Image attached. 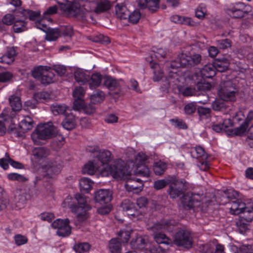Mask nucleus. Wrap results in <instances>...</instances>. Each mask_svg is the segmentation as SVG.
Listing matches in <instances>:
<instances>
[{
    "label": "nucleus",
    "instance_id": "nucleus-17",
    "mask_svg": "<svg viewBox=\"0 0 253 253\" xmlns=\"http://www.w3.org/2000/svg\"><path fill=\"white\" fill-rule=\"evenodd\" d=\"M227 13L231 17L234 18H241L247 14L243 3L236 4L232 7L228 8Z\"/></svg>",
    "mask_w": 253,
    "mask_h": 253
},
{
    "label": "nucleus",
    "instance_id": "nucleus-21",
    "mask_svg": "<svg viewBox=\"0 0 253 253\" xmlns=\"http://www.w3.org/2000/svg\"><path fill=\"white\" fill-rule=\"evenodd\" d=\"M229 205L230 212L233 214L241 213L246 206L245 203L242 202L240 199H236L235 201L229 202Z\"/></svg>",
    "mask_w": 253,
    "mask_h": 253
},
{
    "label": "nucleus",
    "instance_id": "nucleus-63",
    "mask_svg": "<svg viewBox=\"0 0 253 253\" xmlns=\"http://www.w3.org/2000/svg\"><path fill=\"white\" fill-rule=\"evenodd\" d=\"M57 8L56 6L54 5L49 7L45 11L43 12V18L47 19L48 21L51 20V19L48 17L49 15H52L56 13Z\"/></svg>",
    "mask_w": 253,
    "mask_h": 253
},
{
    "label": "nucleus",
    "instance_id": "nucleus-43",
    "mask_svg": "<svg viewBox=\"0 0 253 253\" xmlns=\"http://www.w3.org/2000/svg\"><path fill=\"white\" fill-rule=\"evenodd\" d=\"M60 35V30L58 28H48L46 32L45 39L48 41H54Z\"/></svg>",
    "mask_w": 253,
    "mask_h": 253
},
{
    "label": "nucleus",
    "instance_id": "nucleus-38",
    "mask_svg": "<svg viewBox=\"0 0 253 253\" xmlns=\"http://www.w3.org/2000/svg\"><path fill=\"white\" fill-rule=\"evenodd\" d=\"M148 244V242L146 239L142 237L138 236L134 240L131 241L130 244L134 248L142 250L144 249Z\"/></svg>",
    "mask_w": 253,
    "mask_h": 253
},
{
    "label": "nucleus",
    "instance_id": "nucleus-12",
    "mask_svg": "<svg viewBox=\"0 0 253 253\" xmlns=\"http://www.w3.org/2000/svg\"><path fill=\"white\" fill-rule=\"evenodd\" d=\"M70 220L57 219L52 223L53 228L56 229L57 234L60 237H65L71 233V227L69 225Z\"/></svg>",
    "mask_w": 253,
    "mask_h": 253
},
{
    "label": "nucleus",
    "instance_id": "nucleus-39",
    "mask_svg": "<svg viewBox=\"0 0 253 253\" xmlns=\"http://www.w3.org/2000/svg\"><path fill=\"white\" fill-rule=\"evenodd\" d=\"M253 122V112L250 111L246 119L245 122L242 124L239 127L237 128V133H243L247 129L249 126L252 124Z\"/></svg>",
    "mask_w": 253,
    "mask_h": 253
},
{
    "label": "nucleus",
    "instance_id": "nucleus-7",
    "mask_svg": "<svg viewBox=\"0 0 253 253\" xmlns=\"http://www.w3.org/2000/svg\"><path fill=\"white\" fill-rule=\"evenodd\" d=\"M187 188V182L185 180L171 176L168 192L170 198L175 199L183 195Z\"/></svg>",
    "mask_w": 253,
    "mask_h": 253
},
{
    "label": "nucleus",
    "instance_id": "nucleus-49",
    "mask_svg": "<svg viewBox=\"0 0 253 253\" xmlns=\"http://www.w3.org/2000/svg\"><path fill=\"white\" fill-rule=\"evenodd\" d=\"M13 31L15 33H20L26 30L25 22L23 20H16L13 26Z\"/></svg>",
    "mask_w": 253,
    "mask_h": 253
},
{
    "label": "nucleus",
    "instance_id": "nucleus-5",
    "mask_svg": "<svg viewBox=\"0 0 253 253\" xmlns=\"http://www.w3.org/2000/svg\"><path fill=\"white\" fill-rule=\"evenodd\" d=\"M201 56L200 54H195L189 56L181 53L178 55L176 60L172 61L170 64L171 69H176L179 67L190 68L200 63Z\"/></svg>",
    "mask_w": 253,
    "mask_h": 253
},
{
    "label": "nucleus",
    "instance_id": "nucleus-61",
    "mask_svg": "<svg viewBox=\"0 0 253 253\" xmlns=\"http://www.w3.org/2000/svg\"><path fill=\"white\" fill-rule=\"evenodd\" d=\"M173 125L179 129H186L187 125L186 123L181 119H173L170 121Z\"/></svg>",
    "mask_w": 253,
    "mask_h": 253
},
{
    "label": "nucleus",
    "instance_id": "nucleus-6",
    "mask_svg": "<svg viewBox=\"0 0 253 253\" xmlns=\"http://www.w3.org/2000/svg\"><path fill=\"white\" fill-rule=\"evenodd\" d=\"M50 69L49 66L40 65L33 68L32 75L34 78L40 79L42 84H48L55 80V75Z\"/></svg>",
    "mask_w": 253,
    "mask_h": 253
},
{
    "label": "nucleus",
    "instance_id": "nucleus-16",
    "mask_svg": "<svg viewBox=\"0 0 253 253\" xmlns=\"http://www.w3.org/2000/svg\"><path fill=\"white\" fill-rule=\"evenodd\" d=\"M125 180H126L125 187L127 191L137 192L141 190L143 184L142 180L140 179H132L130 176L128 179H126Z\"/></svg>",
    "mask_w": 253,
    "mask_h": 253
},
{
    "label": "nucleus",
    "instance_id": "nucleus-44",
    "mask_svg": "<svg viewBox=\"0 0 253 253\" xmlns=\"http://www.w3.org/2000/svg\"><path fill=\"white\" fill-rule=\"evenodd\" d=\"M121 244L118 239H113L110 241L109 247L111 253H120Z\"/></svg>",
    "mask_w": 253,
    "mask_h": 253
},
{
    "label": "nucleus",
    "instance_id": "nucleus-15",
    "mask_svg": "<svg viewBox=\"0 0 253 253\" xmlns=\"http://www.w3.org/2000/svg\"><path fill=\"white\" fill-rule=\"evenodd\" d=\"M16 47H7L5 53L0 56V62L8 65L11 64L17 55Z\"/></svg>",
    "mask_w": 253,
    "mask_h": 253
},
{
    "label": "nucleus",
    "instance_id": "nucleus-42",
    "mask_svg": "<svg viewBox=\"0 0 253 253\" xmlns=\"http://www.w3.org/2000/svg\"><path fill=\"white\" fill-rule=\"evenodd\" d=\"M150 67L153 69V80L155 82L160 81L163 76V72L162 71L160 65L156 63H150Z\"/></svg>",
    "mask_w": 253,
    "mask_h": 253
},
{
    "label": "nucleus",
    "instance_id": "nucleus-2",
    "mask_svg": "<svg viewBox=\"0 0 253 253\" xmlns=\"http://www.w3.org/2000/svg\"><path fill=\"white\" fill-rule=\"evenodd\" d=\"M100 170L102 176L111 175L118 180H125L131 176L129 168L121 160H117L110 165L103 167Z\"/></svg>",
    "mask_w": 253,
    "mask_h": 253
},
{
    "label": "nucleus",
    "instance_id": "nucleus-46",
    "mask_svg": "<svg viewBox=\"0 0 253 253\" xmlns=\"http://www.w3.org/2000/svg\"><path fill=\"white\" fill-rule=\"evenodd\" d=\"M167 164L161 161L155 163L153 166L154 173L158 175H161L164 173L167 168Z\"/></svg>",
    "mask_w": 253,
    "mask_h": 253
},
{
    "label": "nucleus",
    "instance_id": "nucleus-11",
    "mask_svg": "<svg viewBox=\"0 0 253 253\" xmlns=\"http://www.w3.org/2000/svg\"><path fill=\"white\" fill-rule=\"evenodd\" d=\"M103 84L109 89V94L113 97H118L123 94L120 81L110 76H105L104 78Z\"/></svg>",
    "mask_w": 253,
    "mask_h": 253
},
{
    "label": "nucleus",
    "instance_id": "nucleus-19",
    "mask_svg": "<svg viewBox=\"0 0 253 253\" xmlns=\"http://www.w3.org/2000/svg\"><path fill=\"white\" fill-rule=\"evenodd\" d=\"M123 211L127 212L128 215L137 217L140 214L139 211L136 209L135 204L129 200H125L121 204Z\"/></svg>",
    "mask_w": 253,
    "mask_h": 253
},
{
    "label": "nucleus",
    "instance_id": "nucleus-45",
    "mask_svg": "<svg viewBox=\"0 0 253 253\" xmlns=\"http://www.w3.org/2000/svg\"><path fill=\"white\" fill-rule=\"evenodd\" d=\"M90 98L92 103H100L105 98V93L101 90H97L90 96Z\"/></svg>",
    "mask_w": 253,
    "mask_h": 253
},
{
    "label": "nucleus",
    "instance_id": "nucleus-51",
    "mask_svg": "<svg viewBox=\"0 0 253 253\" xmlns=\"http://www.w3.org/2000/svg\"><path fill=\"white\" fill-rule=\"evenodd\" d=\"M141 17V14L139 10H135L132 13L129 14L128 21L132 24L137 23Z\"/></svg>",
    "mask_w": 253,
    "mask_h": 253
},
{
    "label": "nucleus",
    "instance_id": "nucleus-10",
    "mask_svg": "<svg viewBox=\"0 0 253 253\" xmlns=\"http://www.w3.org/2000/svg\"><path fill=\"white\" fill-rule=\"evenodd\" d=\"M62 167V162L59 157L48 161L46 165L42 168L43 175L46 178H54L61 171Z\"/></svg>",
    "mask_w": 253,
    "mask_h": 253
},
{
    "label": "nucleus",
    "instance_id": "nucleus-57",
    "mask_svg": "<svg viewBox=\"0 0 253 253\" xmlns=\"http://www.w3.org/2000/svg\"><path fill=\"white\" fill-rule=\"evenodd\" d=\"M119 240L120 243H127L130 238V232L128 231H121L119 234Z\"/></svg>",
    "mask_w": 253,
    "mask_h": 253
},
{
    "label": "nucleus",
    "instance_id": "nucleus-25",
    "mask_svg": "<svg viewBox=\"0 0 253 253\" xmlns=\"http://www.w3.org/2000/svg\"><path fill=\"white\" fill-rule=\"evenodd\" d=\"M74 77L76 81L81 84H84L88 82L89 75L81 69H78L74 72Z\"/></svg>",
    "mask_w": 253,
    "mask_h": 253
},
{
    "label": "nucleus",
    "instance_id": "nucleus-26",
    "mask_svg": "<svg viewBox=\"0 0 253 253\" xmlns=\"http://www.w3.org/2000/svg\"><path fill=\"white\" fill-rule=\"evenodd\" d=\"M50 150L45 147H36L32 151V155L37 160H41L50 154Z\"/></svg>",
    "mask_w": 253,
    "mask_h": 253
},
{
    "label": "nucleus",
    "instance_id": "nucleus-33",
    "mask_svg": "<svg viewBox=\"0 0 253 253\" xmlns=\"http://www.w3.org/2000/svg\"><path fill=\"white\" fill-rule=\"evenodd\" d=\"M241 213H242L241 216L242 219L247 222H251L253 220V204L246 206V208Z\"/></svg>",
    "mask_w": 253,
    "mask_h": 253
},
{
    "label": "nucleus",
    "instance_id": "nucleus-27",
    "mask_svg": "<svg viewBox=\"0 0 253 253\" xmlns=\"http://www.w3.org/2000/svg\"><path fill=\"white\" fill-rule=\"evenodd\" d=\"M115 12L117 17L120 19H127L129 14L128 10L123 4H117L115 6Z\"/></svg>",
    "mask_w": 253,
    "mask_h": 253
},
{
    "label": "nucleus",
    "instance_id": "nucleus-34",
    "mask_svg": "<svg viewBox=\"0 0 253 253\" xmlns=\"http://www.w3.org/2000/svg\"><path fill=\"white\" fill-rule=\"evenodd\" d=\"M96 157L102 166L109 163L112 159L111 152L105 150L99 151Z\"/></svg>",
    "mask_w": 253,
    "mask_h": 253
},
{
    "label": "nucleus",
    "instance_id": "nucleus-30",
    "mask_svg": "<svg viewBox=\"0 0 253 253\" xmlns=\"http://www.w3.org/2000/svg\"><path fill=\"white\" fill-rule=\"evenodd\" d=\"M34 121L33 119L29 116H26L20 122L19 125V127L25 133L29 130H31L34 126Z\"/></svg>",
    "mask_w": 253,
    "mask_h": 253
},
{
    "label": "nucleus",
    "instance_id": "nucleus-40",
    "mask_svg": "<svg viewBox=\"0 0 253 253\" xmlns=\"http://www.w3.org/2000/svg\"><path fill=\"white\" fill-rule=\"evenodd\" d=\"M170 20L177 24H184L189 26H193V21L188 17H182L178 15H172L170 17Z\"/></svg>",
    "mask_w": 253,
    "mask_h": 253
},
{
    "label": "nucleus",
    "instance_id": "nucleus-35",
    "mask_svg": "<svg viewBox=\"0 0 253 253\" xmlns=\"http://www.w3.org/2000/svg\"><path fill=\"white\" fill-rule=\"evenodd\" d=\"M102 79V75L99 73H95L89 76V79L88 81L89 88L94 89L97 87L101 84Z\"/></svg>",
    "mask_w": 253,
    "mask_h": 253
},
{
    "label": "nucleus",
    "instance_id": "nucleus-8",
    "mask_svg": "<svg viewBox=\"0 0 253 253\" xmlns=\"http://www.w3.org/2000/svg\"><path fill=\"white\" fill-rule=\"evenodd\" d=\"M173 243L178 247L187 249L191 248L193 240L190 232L185 228L179 229L174 235Z\"/></svg>",
    "mask_w": 253,
    "mask_h": 253
},
{
    "label": "nucleus",
    "instance_id": "nucleus-50",
    "mask_svg": "<svg viewBox=\"0 0 253 253\" xmlns=\"http://www.w3.org/2000/svg\"><path fill=\"white\" fill-rule=\"evenodd\" d=\"M74 250L79 253H84L89 251L90 245L87 243H82L74 245Z\"/></svg>",
    "mask_w": 253,
    "mask_h": 253
},
{
    "label": "nucleus",
    "instance_id": "nucleus-24",
    "mask_svg": "<svg viewBox=\"0 0 253 253\" xmlns=\"http://www.w3.org/2000/svg\"><path fill=\"white\" fill-rule=\"evenodd\" d=\"M14 200L16 207L19 209L22 208L26 201L24 192L20 189H17L15 191Z\"/></svg>",
    "mask_w": 253,
    "mask_h": 253
},
{
    "label": "nucleus",
    "instance_id": "nucleus-3",
    "mask_svg": "<svg viewBox=\"0 0 253 253\" xmlns=\"http://www.w3.org/2000/svg\"><path fill=\"white\" fill-rule=\"evenodd\" d=\"M56 133L55 127L51 122L38 126L32 133L31 138L36 144L40 143V140H46L55 136Z\"/></svg>",
    "mask_w": 253,
    "mask_h": 253
},
{
    "label": "nucleus",
    "instance_id": "nucleus-47",
    "mask_svg": "<svg viewBox=\"0 0 253 253\" xmlns=\"http://www.w3.org/2000/svg\"><path fill=\"white\" fill-rule=\"evenodd\" d=\"M171 176H169L166 179L157 180L154 183V187L156 190H160L169 185Z\"/></svg>",
    "mask_w": 253,
    "mask_h": 253
},
{
    "label": "nucleus",
    "instance_id": "nucleus-37",
    "mask_svg": "<svg viewBox=\"0 0 253 253\" xmlns=\"http://www.w3.org/2000/svg\"><path fill=\"white\" fill-rule=\"evenodd\" d=\"M172 225L169 220H164L161 222L155 224L152 227V230L154 232H157L160 230H169V228Z\"/></svg>",
    "mask_w": 253,
    "mask_h": 253
},
{
    "label": "nucleus",
    "instance_id": "nucleus-9",
    "mask_svg": "<svg viewBox=\"0 0 253 253\" xmlns=\"http://www.w3.org/2000/svg\"><path fill=\"white\" fill-rule=\"evenodd\" d=\"M201 197L199 195L187 193L184 195L181 203L183 208L186 210L194 209L205 211L203 204L201 203Z\"/></svg>",
    "mask_w": 253,
    "mask_h": 253
},
{
    "label": "nucleus",
    "instance_id": "nucleus-56",
    "mask_svg": "<svg viewBox=\"0 0 253 253\" xmlns=\"http://www.w3.org/2000/svg\"><path fill=\"white\" fill-rule=\"evenodd\" d=\"M92 182L87 178H83L80 181V186L83 190L87 191L91 188Z\"/></svg>",
    "mask_w": 253,
    "mask_h": 253
},
{
    "label": "nucleus",
    "instance_id": "nucleus-13",
    "mask_svg": "<svg viewBox=\"0 0 253 253\" xmlns=\"http://www.w3.org/2000/svg\"><path fill=\"white\" fill-rule=\"evenodd\" d=\"M64 10L67 12L69 16L74 17L79 20H84L86 18V11L77 2H73L68 6H64Z\"/></svg>",
    "mask_w": 253,
    "mask_h": 253
},
{
    "label": "nucleus",
    "instance_id": "nucleus-31",
    "mask_svg": "<svg viewBox=\"0 0 253 253\" xmlns=\"http://www.w3.org/2000/svg\"><path fill=\"white\" fill-rule=\"evenodd\" d=\"M68 109V107L64 104L54 103L50 107L51 111L55 116L66 115V112Z\"/></svg>",
    "mask_w": 253,
    "mask_h": 253
},
{
    "label": "nucleus",
    "instance_id": "nucleus-4",
    "mask_svg": "<svg viewBox=\"0 0 253 253\" xmlns=\"http://www.w3.org/2000/svg\"><path fill=\"white\" fill-rule=\"evenodd\" d=\"M238 93V90L232 81L228 80L220 83L218 94L221 100L227 102L234 101Z\"/></svg>",
    "mask_w": 253,
    "mask_h": 253
},
{
    "label": "nucleus",
    "instance_id": "nucleus-48",
    "mask_svg": "<svg viewBox=\"0 0 253 253\" xmlns=\"http://www.w3.org/2000/svg\"><path fill=\"white\" fill-rule=\"evenodd\" d=\"M59 29L60 30V34L64 37L71 38L73 35V28L70 25L61 26Z\"/></svg>",
    "mask_w": 253,
    "mask_h": 253
},
{
    "label": "nucleus",
    "instance_id": "nucleus-28",
    "mask_svg": "<svg viewBox=\"0 0 253 253\" xmlns=\"http://www.w3.org/2000/svg\"><path fill=\"white\" fill-rule=\"evenodd\" d=\"M100 169L101 168H99L96 163L93 161H89L83 168L82 172L84 174L92 175L97 170H99L100 171Z\"/></svg>",
    "mask_w": 253,
    "mask_h": 253
},
{
    "label": "nucleus",
    "instance_id": "nucleus-41",
    "mask_svg": "<svg viewBox=\"0 0 253 253\" xmlns=\"http://www.w3.org/2000/svg\"><path fill=\"white\" fill-rule=\"evenodd\" d=\"M203 78H211L215 75V69L213 64L206 65L201 71Z\"/></svg>",
    "mask_w": 253,
    "mask_h": 253
},
{
    "label": "nucleus",
    "instance_id": "nucleus-55",
    "mask_svg": "<svg viewBox=\"0 0 253 253\" xmlns=\"http://www.w3.org/2000/svg\"><path fill=\"white\" fill-rule=\"evenodd\" d=\"M212 109L215 111H220L224 110L226 105L222 100H215L212 104Z\"/></svg>",
    "mask_w": 253,
    "mask_h": 253
},
{
    "label": "nucleus",
    "instance_id": "nucleus-54",
    "mask_svg": "<svg viewBox=\"0 0 253 253\" xmlns=\"http://www.w3.org/2000/svg\"><path fill=\"white\" fill-rule=\"evenodd\" d=\"M154 238L158 244H169V239L164 234L161 233H156Z\"/></svg>",
    "mask_w": 253,
    "mask_h": 253
},
{
    "label": "nucleus",
    "instance_id": "nucleus-20",
    "mask_svg": "<svg viewBox=\"0 0 253 253\" xmlns=\"http://www.w3.org/2000/svg\"><path fill=\"white\" fill-rule=\"evenodd\" d=\"M159 0H139L138 4L142 9L147 8L152 12L159 8Z\"/></svg>",
    "mask_w": 253,
    "mask_h": 253
},
{
    "label": "nucleus",
    "instance_id": "nucleus-53",
    "mask_svg": "<svg viewBox=\"0 0 253 253\" xmlns=\"http://www.w3.org/2000/svg\"><path fill=\"white\" fill-rule=\"evenodd\" d=\"M22 14L26 18H28L31 20H34L40 15L39 12L33 11L29 9L23 10Z\"/></svg>",
    "mask_w": 253,
    "mask_h": 253
},
{
    "label": "nucleus",
    "instance_id": "nucleus-32",
    "mask_svg": "<svg viewBox=\"0 0 253 253\" xmlns=\"http://www.w3.org/2000/svg\"><path fill=\"white\" fill-rule=\"evenodd\" d=\"M191 154L192 157L196 159L201 158L203 160H206L208 158L204 149L201 146H196L191 148Z\"/></svg>",
    "mask_w": 253,
    "mask_h": 253
},
{
    "label": "nucleus",
    "instance_id": "nucleus-60",
    "mask_svg": "<svg viewBox=\"0 0 253 253\" xmlns=\"http://www.w3.org/2000/svg\"><path fill=\"white\" fill-rule=\"evenodd\" d=\"M244 221L245 220L241 219L236 223L239 232L242 234H245L249 230L248 225Z\"/></svg>",
    "mask_w": 253,
    "mask_h": 253
},
{
    "label": "nucleus",
    "instance_id": "nucleus-58",
    "mask_svg": "<svg viewBox=\"0 0 253 253\" xmlns=\"http://www.w3.org/2000/svg\"><path fill=\"white\" fill-rule=\"evenodd\" d=\"M85 94V90L81 86L77 87L73 92V96L74 98L83 99Z\"/></svg>",
    "mask_w": 253,
    "mask_h": 253
},
{
    "label": "nucleus",
    "instance_id": "nucleus-36",
    "mask_svg": "<svg viewBox=\"0 0 253 253\" xmlns=\"http://www.w3.org/2000/svg\"><path fill=\"white\" fill-rule=\"evenodd\" d=\"M9 104L12 108V109L14 111H19L22 107V103L18 95L13 94L10 95L9 97Z\"/></svg>",
    "mask_w": 253,
    "mask_h": 253
},
{
    "label": "nucleus",
    "instance_id": "nucleus-62",
    "mask_svg": "<svg viewBox=\"0 0 253 253\" xmlns=\"http://www.w3.org/2000/svg\"><path fill=\"white\" fill-rule=\"evenodd\" d=\"M7 177L11 180H17L19 182H25L27 179L22 175L16 173H9Z\"/></svg>",
    "mask_w": 253,
    "mask_h": 253
},
{
    "label": "nucleus",
    "instance_id": "nucleus-1",
    "mask_svg": "<svg viewBox=\"0 0 253 253\" xmlns=\"http://www.w3.org/2000/svg\"><path fill=\"white\" fill-rule=\"evenodd\" d=\"M78 203V205H74L71 201V198H67L62 203L64 208L69 207L73 212L77 213L78 220L82 222L87 218V211L91 209L88 204L86 197L80 194H78L75 197Z\"/></svg>",
    "mask_w": 253,
    "mask_h": 253
},
{
    "label": "nucleus",
    "instance_id": "nucleus-29",
    "mask_svg": "<svg viewBox=\"0 0 253 253\" xmlns=\"http://www.w3.org/2000/svg\"><path fill=\"white\" fill-rule=\"evenodd\" d=\"M65 116L66 117L62 123L63 127L67 130L74 129L76 126L75 116L71 114Z\"/></svg>",
    "mask_w": 253,
    "mask_h": 253
},
{
    "label": "nucleus",
    "instance_id": "nucleus-59",
    "mask_svg": "<svg viewBox=\"0 0 253 253\" xmlns=\"http://www.w3.org/2000/svg\"><path fill=\"white\" fill-rule=\"evenodd\" d=\"M91 40L93 42H100L101 43H108L110 42V39L108 37L104 36L102 35H99L93 37Z\"/></svg>",
    "mask_w": 253,
    "mask_h": 253
},
{
    "label": "nucleus",
    "instance_id": "nucleus-23",
    "mask_svg": "<svg viewBox=\"0 0 253 253\" xmlns=\"http://www.w3.org/2000/svg\"><path fill=\"white\" fill-rule=\"evenodd\" d=\"M213 65L215 70L219 72H223L227 70L229 62L226 58H217L215 60Z\"/></svg>",
    "mask_w": 253,
    "mask_h": 253
},
{
    "label": "nucleus",
    "instance_id": "nucleus-64",
    "mask_svg": "<svg viewBox=\"0 0 253 253\" xmlns=\"http://www.w3.org/2000/svg\"><path fill=\"white\" fill-rule=\"evenodd\" d=\"M217 45L219 48L222 49H225L228 47H230L231 45V42L230 40L228 39H224L219 40L217 42Z\"/></svg>",
    "mask_w": 253,
    "mask_h": 253
},
{
    "label": "nucleus",
    "instance_id": "nucleus-22",
    "mask_svg": "<svg viewBox=\"0 0 253 253\" xmlns=\"http://www.w3.org/2000/svg\"><path fill=\"white\" fill-rule=\"evenodd\" d=\"M238 197V193L233 190H227L224 191L221 197V204H225L232 201H235Z\"/></svg>",
    "mask_w": 253,
    "mask_h": 253
},
{
    "label": "nucleus",
    "instance_id": "nucleus-52",
    "mask_svg": "<svg viewBox=\"0 0 253 253\" xmlns=\"http://www.w3.org/2000/svg\"><path fill=\"white\" fill-rule=\"evenodd\" d=\"M135 172L141 175L148 176L149 175V169L145 165H136Z\"/></svg>",
    "mask_w": 253,
    "mask_h": 253
},
{
    "label": "nucleus",
    "instance_id": "nucleus-14",
    "mask_svg": "<svg viewBox=\"0 0 253 253\" xmlns=\"http://www.w3.org/2000/svg\"><path fill=\"white\" fill-rule=\"evenodd\" d=\"M112 199V191L109 189H100L94 193L95 200L100 204H107Z\"/></svg>",
    "mask_w": 253,
    "mask_h": 253
},
{
    "label": "nucleus",
    "instance_id": "nucleus-18",
    "mask_svg": "<svg viewBox=\"0 0 253 253\" xmlns=\"http://www.w3.org/2000/svg\"><path fill=\"white\" fill-rule=\"evenodd\" d=\"M94 12L96 14L106 13L113 7V3L109 0H96Z\"/></svg>",
    "mask_w": 253,
    "mask_h": 253
}]
</instances>
